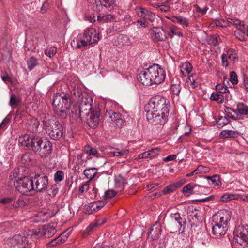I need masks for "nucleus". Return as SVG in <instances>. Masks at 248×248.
Instances as JSON below:
<instances>
[{
	"label": "nucleus",
	"mask_w": 248,
	"mask_h": 248,
	"mask_svg": "<svg viewBox=\"0 0 248 248\" xmlns=\"http://www.w3.org/2000/svg\"><path fill=\"white\" fill-rule=\"evenodd\" d=\"M147 119L161 125L167 121L169 113V104L167 99L160 96L151 98L144 107Z\"/></svg>",
	"instance_id": "obj_1"
},
{
	"label": "nucleus",
	"mask_w": 248,
	"mask_h": 248,
	"mask_svg": "<svg viewBox=\"0 0 248 248\" xmlns=\"http://www.w3.org/2000/svg\"><path fill=\"white\" fill-rule=\"evenodd\" d=\"M166 78L165 71L158 64H154L137 75L138 80L142 84L151 86L159 84L164 81Z\"/></svg>",
	"instance_id": "obj_2"
},
{
	"label": "nucleus",
	"mask_w": 248,
	"mask_h": 248,
	"mask_svg": "<svg viewBox=\"0 0 248 248\" xmlns=\"http://www.w3.org/2000/svg\"><path fill=\"white\" fill-rule=\"evenodd\" d=\"M9 180L10 184H13L16 189L22 194L28 195L34 190L32 178L21 176L18 169L12 171Z\"/></svg>",
	"instance_id": "obj_3"
},
{
	"label": "nucleus",
	"mask_w": 248,
	"mask_h": 248,
	"mask_svg": "<svg viewBox=\"0 0 248 248\" xmlns=\"http://www.w3.org/2000/svg\"><path fill=\"white\" fill-rule=\"evenodd\" d=\"M72 94L75 98H78L79 104V117L81 119H86L88 117L92 110L91 107L93 99L92 97L86 92H82L78 88H74L72 92Z\"/></svg>",
	"instance_id": "obj_4"
},
{
	"label": "nucleus",
	"mask_w": 248,
	"mask_h": 248,
	"mask_svg": "<svg viewBox=\"0 0 248 248\" xmlns=\"http://www.w3.org/2000/svg\"><path fill=\"white\" fill-rule=\"evenodd\" d=\"M99 33L95 29L91 28L84 31L82 35L74 38L71 45L73 49L81 48L94 43L99 40Z\"/></svg>",
	"instance_id": "obj_5"
},
{
	"label": "nucleus",
	"mask_w": 248,
	"mask_h": 248,
	"mask_svg": "<svg viewBox=\"0 0 248 248\" xmlns=\"http://www.w3.org/2000/svg\"><path fill=\"white\" fill-rule=\"evenodd\" d=\"M69 95L64 93H58L53 96L52 105L56 114L64 118L69 113L70 102Z\"/></svg>",
	"instance_id": "obj_6"
},
{
	"label": "nucleus",
	"mask_w": 248,
	"mask_h": 248,
	"mask_svg": "<svg viewBox=\"0 0 248 248\" xmlns=\"http://www.w3.org/2000/svg\"><path fill=\"white\" fill-rule=\"evenodd\" d=\"M46 133L53 140H59L63 135V127L62 124L55 119H50L43 121Z\"/></svg>",
	"instance_id": "obj_7"
},
{
	"label": "nucleus",
	"mask_w": 248,
	"mask_h": 248,
	"mask_svg": "<svg viewBox=\"0 0 248 248\" xmlns=\"http://www.w3.org/2000/svg\"><path fill=\"white\" fill-rule=\"evenodd\" d=\"M56 232V230L53 224H49L47 226H44L38 230H33L32 231H29L28 235H31L32 238H38L41 236L46 238H49L53 236Z\"/></svg>",
	"instance_id": "obj_8"
},
{
	"label": "nucleus",
	"mask_w": 248,
	"mask_h": 248,
	"mask_svg": "<svg viewBox=\"0 0 248 248\" xmlns=\"http://www.w3.org/2000/svg\"><path fill=\"white\" fill-rule=\"evenodd\" d=\"M234 240L235 242L242 246L248 245V226L239 225L233 232Z\"/></svg>",
	"instance_id": "obj_9"
},
{
	"label": "nucleus",
	"mask_w": 248,
	"mask_h": 248,
	"mask_svg": "<svg viewBox=\"0 0 248 248\" xmlns=\"http://www.w3.org/2000/svg\"><path fill=\"white\" fill-rule=\"evenodd\" d=\"M231 218L230 211L226 210H220L212 217L213 222L218 225H224L227 227Z\"/></svg>",
	"instance_id": "obj_10"
},
{
	"label": "nucleus",
	"mask_w": 248,
	"mask_h": 248,
	"mask_svg": "<svg viewBox=\"0 0 248 248\" xmlns=\"http://www.w3.org/2000/svg\"><path fill=\"white\" fill-rule=\"evenodd\" d=\"M34 190L37 192H43L46 189L48 186V181L46 176L35 175L32 177Z\"/></svg>",
	"instance_id": "obj_11"
},
{
	"label": "nucleus",
	"mask_w": 248,
	"mask_h": 248,
	"mask_svg": "<svg viewBox=\"0 0 248 248\" xmlns=\"http://www.w3.org/2000/svg\"><path fill=\"white\" fill-rule=\"evenodd\" d=\"M115 5V0H96L93 8L96 12H101L106 9L111 10Z\"/></svg>",
	"instance_id": "obj_12"
},
{
	"label": "nucleus",
	"mask_w": 248,
	"mask_h": 248,
	"mask_svg": "<svg viewBox=\"0 0 248 248\" xmlns=\"http://www.w3.org/2000/svg\"><path fill=\"white\" fill-rule=\"evenodd\" d=\"M187 214L188 219L191 223V225L197 226V224L202 221V213L193 206L189 207L187 209Z\"/></svg>",
	"instance_id": "obj_13"
},
{
	"label": "nucleus",
	"mask_w": 248,
	"mask_h": 248,
	"mask_svg": "<svg viewBox=\"0 0 248 248\" xmlns=\"http://www.w3.org/2000/svg\"><path fill=\"white\" fill-rule=\"evenodd\" d=\"M43 158L47 156L52 152V143L46 140H43L38 151L35 152Z\"/></svg>",
	"instance_id": "obj_14"
},
{
	"label": "nucleus",
	"mask_w": 248,
	"mask_h": 248,
	"mask_svg": "<svg viewBox=\"0 0 248 248\" xmlns=\"http://www.w3.org/2000/svg\"><path fill=\"white\" fill-rule=\"evenodd\" d=\"M28 238L25 236H22L20 234H16L9 241V244L11 247L17 246L20 248H25L26 245H28Z\"/></svg>",
	"instance_id": "obj_15"
},
{
	"label": "nucleus",
	"mask_w": 248,
	"mask_h": 248,
	"mask_svg": "<svg viewBox=\"0 0 248 248\" xmlns=\"http://www.w3.org/2000/svg\"><path fill=\"white\" fill-rule=\"evenodd\" d=\"M161 232V229L160 224H156L154 225L150 229V231L148 232V237L150 240H154L157 239Z\"/></svg>",
	"instance_id": "obj_16"
},
{
	"label": "nucleus",
	"mask_w": 248,
	"mask_h": 248,
	"mask_svg": "<svg viewBox=\"0 0 248 248\" xmlns=\"http://www.w3.org/2000/svg\"><path fill=\"white\" fill-rule=\"evenodd\" d=\"M89 118L85 119L88 123L89 126L93 128H95L99 122V113L98 111L91 112Z\"/></svg>",
	"instance_id": "obj_17"
},
{
	"label": "nucleus",
	"mask_w": 248,
	"mask_h": 248,
	"mask_svg": "<svg viewBox=\"0 0 248 248\" xmlns=\"http://www.w3.org/2000/svg\"><path fill=\"white\" fill-rule=\"evenodd\" d=\"M39 126V122L35 118H31L27 120L25 128L31 132H36Z\"/></svg>",
	"instance_id": "obj_18"
},
{
	"label": "nucleus",
	"mask_w": 248,
	"mask_h": 248,
	"mask_svg": "<svg viewBox=\"0 0 248 248\" xmlns=\"http://www.w3.org/2000/svg\"><path fill=\"white\" fill-rule=\"evenodd\" d=\"M227 227L224 225H218V224L214 223L212 226V234L215 237L224 235L226 233Z\"/></svg>",
	"instance_id": "obj_19"
},
{
	"label": "nucleus",
	"mask_w": 248,
	"mask_h": 248,
	"mask_svg": "<svg viewBox=\"0 0 248 248\" xmlns=\"http://www.w3.org/2000/svg\"><path fill=\"white\" fill-rule=\"evenodd\" d=\"M69 235V232H65L58 236L57 238L52 239L47 244V245L49 247H53L57 246V245L62 244L65 242Z\"/></svg>",
	"instance_id": "obj_20"
},
{
	"label": "nucleus",
	"mask_w": 248,
	"mask_h": 248,
	"mask_svg": "<svg viewBox=\"0 0 248 248\" xmlns=\"http://www.w3.org/2000/svg\"><path fill=\"white\" fill-rule=\"evenodd\" d=\"M33 137V136H30L28 134H24L19 136L18 139L19 144L21 146L31 148Z\"/></svg>",
	"instance_id": "obj_21"
},
{
	"label": "nucleus",
	"mask_w": 248,
	"mask_h": 248,
	"mask_svg": "<svg viewBox=\"0 0 248 248\" xmlns=\"http://www.w3.org/2000/svg\"><path fill=\"white\" fill-rule=\"evenodd\" d=\"M170 216L172 219H174L179 224V231L181 233L184 232L186 223V219L183 218L178 213L171 214Z\"/></svg>",
	"instance_id": "obj_22"
},
{
	"label": "nucleus",
	"mask_w": 248,
	"mask_h": 248,
	"mask_svg": "<svg viewBox=\"0 0 248 248\" xmlns=\"http://www.w3.org/2000/svg\"><path fill=\"white\" fill-rule=\"evenodd\" d=\"M114 182L115 187L120 189V191L122 190L125 185L127 184V179L124 178L121 174L115 176Z\"/></svg>",
	"instance_id": "obj_23"
},
{
	"label": "nucleus",
	"mask_w": 248,
	"mask_h": 248,
	"mask_svg": "<svg viewBox=\"0 0 248 248\" xmlns=\"http://www.w3.org/2000/svg\"><path fill=\"white\" fill-rule=\"evenodd\" d=\"M105 116L108 121H115L121 120V114L119 112H116L112 110H107L105 113Z\"/></svg>",
	"instance_id": "obj_24"
},
{
	"label": "nucleus",
	"mask_w": 248,
	"mask_h": 248,
	"mask_svg": "<svg viewBox=\"0 0 248 248\" xmlns=\"http://www.w3.org/2000/svg\"><path fill=\"white\" fill-rule=\"evenodd\" d=\"M236 114L240 115H248V106L243 103H238L236 105Z\"/></svg>",
	"instance_id": "obj_25"
},
{
	"label": "nucleus",
	"mask_w": 248,
	"mask_h": 248,
	"mask_svg": "<svg viewBox=\"0 0 248 248\" xmlns=\"http://www.w3.org/2000/svg\"><path fill=\"white\" fill-rule=\"evenodd\" d=\"M195 75H192L188 77L186 82V86L188 88L189 90L193 89L199 85V82L197 81L196 79L194 78Z\"/></svg>",
	"instance_id": "obj_26"
},
{
	"label": "nucleus",
	"mask_w": 248,
	"mask_h": 248,
	"mask_svg": "<svg viewBox=\"0 0 248 248\" xmlns=\"http://www.w3.org/2000/svg\"><path fill=\"white\" fill-rule=\"evenodd\" d=\"M171 20L174 23H177L181 25L184 27H188L189 26L188 19L180 16H173Z\"/></svg>",
	"instance_id": "obj_27"
},
{
	"label": "nucleus",
	"mask_w": 248,
	"mask_h": 248,
	"mask_svg": "<svg viewBox=\"0 0 248 248\" xmlns=\"http://www.w3.org/2000/svg\"><path fill=\"white\" fill-rule=\"evenodd\" d=\"M115 18V16L112 14H99L97 17V21L101 23L111 22L112 21L114 20Z\"/></svg>",
	"instance_id": "obj_28"
},
{
	"label": "nucleus",
	"mask_w": 248,
	"mask_h": 248,
	"mask_svg": "<svg viewBox=\"0 0 248 248\" xmlns=\"http://www.w3.org/2000/svg\"><path fill=\"white\" fill-rule=\"evenodd\" d=\"M205 178L208 180L209 185H213L215 186L221 185L220 176L217 174L214 175L212 176H206Z\"/></svg>",
	"instance_id": "obj_29"
},
{
	"label": "nucleus",
	"mask_w": 248,
	"mask_h": 248,
	"mask_svg": "<svg viewBox=\"0 0 248 248\" xmlns=\"http://www.w3.org/2000/svg\"><path fill=\"white\" fill-rule=\"evenodd\" d=\"M182 186V183L180 182H177L176 183L170 184L166 186L162 191L164 194H170L174 190H175L178 187H180Z\"/></svg>",
	"instance_id": "obj_30"
},
{
	"label": "nucleus",
	"mask_w": 248,
	"mask_h": 248,
	"mask_svg": "<svg viewBox=\"0 0 248 248\" xmlns=\"http://www.w3.org/2000/svg\"><path fill=\"white\" fill-rule=\"evenodd\" d=\"M180 71L181 73L184 76L188 75L190 72L192 71V66L190 63L186 62H184L180 66Z\"/></svg>",
	"instance_id": "obj_31"
},
{
	"label": "nucleus",
	"mask_w": 248,
	"mask_h": 248,
	"mask_svg": "<svg viewBox=\"0 0 248 248\" xmlns=\"http://www.w3.org/2000/svg\"><path fill=\"white\" fill-rule=\"evenodd\" d=\"M31 149L34 151H38L39 146L43 141L42 139L39 136H33L32 140Z\"/></svg>",
	"instance_id": "obj_32"
},
{
	"label": "nucleus",
	"mask_w": 248,
	"mask_h": 248,
	"mask_svg": "<svg viewBox=\"0 0 248 248\" xmlns=\"http://www.w3.org/2000/svg\"><path fill=\"white\" fill-rule=\"evenodd\" d=\"M239 133L237 131L223 130L220 133V136L223 138H236Z\"/></svg>",
	"instance_id": "obj_33"
},
{
	"label": "nucleus",
	"mask_w": 248,
	"mask_h": 248,
	"mask_svg": "<svg viewBox=\"0 0 248 248\" xmlns=\"http://www.w3.org/2000/svg\"><path fill=\"white\" fill-rule=\"evenodd\" d=\"M195 185L193 183H190L185 186L183 189L182 192L186 196H189L191 194H194L193 189Z\"/></svg>",
	"instance_id": "obj_34"
},
{
	"label": "nucleus",
	"mask_w": 248,
	"mask_h": 248,
	"mask_svg": "<svg viewBox=\"0 0 248 248\" xmlns=\"http://www.w3.org/2000/svg\"><path fill=\"white\" fill-rule=\"evenodd\" d=\"M97 173V169L95 168L86 169L84 171V175L89 179L90 181L94 177Z\"/></svg>",
	"instance_id": "obj_35"
},
{
	"label": "nucleus",
	"mask_w": 248,
	"mask_h": 248,
	"mask_svg": "<svg viewBox=\"0 0 248 248\" xmlns=\"http://www.w3.org/2000/svg\"><path fill=\"white\" fill-rule=\"evenodd\" d=\"M224 80L223 84H217L216 86V91L221 93H225L229 92L227 84L225 83V78H223Z\"/></svg>",
	"instance_id": "obj_36"
},
{
	"label": "nucleus",
	"mask_w": 248,
	"mask_h": 248,
	"mask_svg": "<svg viewBox=\"0 0 248 248\" xmlns=\"http://www.w3.org/2000/svg\"><path fill=\"white\" fill-rule=\"evenodd\" d=\"M20 103L21 100L18 96L13 93L11 95L9 101V105L12 108L16 107L17 105H19Z\"/></svg>",
	"instance_id": "obj_37"
},
{
	"label": "nucleus",
	"mask_w": 248,
	"mask_h": 248,
	"mask_svg": "<svg viewBox=\"0 0 248 248\" xmlns=\"http://www.w3.org/2000/svg\"><path fill=\"white\" fill-rule=\"evenodd\" d=\"M28 68L30 70H32L38 64L37 59L34 57H31L27 61Z\"/></svg>",
	"instance_id": "obj_38"
},
{
	"label": "nucleus",
	"mask_w": 248,
	"mask_h": 248,
	"mask_svg": "<svg viewBox=\"0 0 248 248\" xmlns=\"http://www.w3.org/2000/svg\"><path fill=\"white\" fill-rule=\"evenodd\" d=\"M210 99L218 103H222L224 102L223 96L217 93H213L210 96Z\"/></svg>",
	"instance_id": "obj_39"
},
{
	"label": "nucleus",
	"mask_w": 248,
	"mask_h": 248,
	"mask_svg": "<svg viewBox=\"0 0 248 248\" xmlns=\"http://www.w3.org/2000/svg\"><path fill=\"white\" fill-rule=\"evenodd\" d=\"M226 22L228 27L231 25H233L237 28L238 26H241V21L237 19L228 18L226 19Z\"/></svg>",
	"instance_id": "obj_40"
},
{
	"label": "nucleus",
	"mask_w": 248,
	"mask_h": 248,
	"mask_svg": "<svg viewBox=\"0 0 248 248\" xmlns=\"http://www.w3.org/2000/svg\"><path fill=\"white\" fill-rule=\"evenodd\" d=\"M181 90L180 84H172L170 87V90L174 95H178Z\"/></svg>",
	"instance_id": "obj_41"
},
{
	"label": "nucleus",
	"mask_w": 248,
	"mask_h": 248,
	"mask_svg": "<svg viewBox=\"0 0 248 248\" xmlns=\"http://www.w3.org/2000/svg\"><path fill=\"white\" fill-rule=\"evenodd\" d=\"M170 1V0H166L164 1H162V2L160 3L158 9L162 12H168L170 11V7L168 4Z\"/></svg>",
	"instance_id": "obj_42"
},
{
	"label": "nucleus",
	"mask_w": 248,
	"mask_h": 248,
	"mask_svg": "<svg viewBox=\"0 0 248 248\" xmlns=\"http://www.w3.org/2000/svg\"><path fill=\"white\" fill-rule=\"evenodd\" d=\"M229 122V120L226 117L220 116L217 121V127L221 128L227 124Z\"/></svg>",
	"instance_id": "obj_43"
},
{
	"label": "nucleus",
	"mask_w": 248,
	"mask_h": 248,
	"mask_svg": "<svg viewBox=\"0 0 248 248\" xmlns=\"http://www.w3.org/2000/svg\"><path fill=\"white\" fill-rule=\"evenodd\" d=\"M47 191L49 195L53 197L55 196L58 192V186L56 184L53 185L51 186L50 187H48Z\"/></svg>",
	"instance_id": "obj_44"
},
{
	"label": "nucleus",
	"mask_w": 248,
	"mask_h": 248,
	"mask_svg": "<svg viewBox=\"0 0 248 248\" xmlns=\"http://www.w3.org/2000/svg\"><path fill=\"white\" fill-rule=\"evenodd\" d=\"M128 149H123L121 151H115L111 152L114 156L121 157L127 155L129 153Z\"/></svg>",
	"instance_id": "obj_45"
},
{
	"label": "nucleus",
	"mask_w": 248,
	"mask_h": 248,
	"mask_svg": "<svg viewBox=\"0 0 248 248\" xmlns=\"http://www.w3.org/2000/svg\"><path fill=\"white\" fill-rule=\"evenodd\" d=\"M104 223V222L100 223L99 221H97L96 222L93 223V224H91L86 229V232L89 234L92 231H93L94 229L97 228L99 226H101L102 224H103Z\"/></svg>",
	"instance_id": "obj_46"
},
{
	"label": "nucleus",
	"mask_w": 248,
	"mask_h": 248,
	"mask_svg": "<svg viewBox=\"0 0 248 248\" xmlns=\"http://www.w3.org/2000/svg\"><path fill=\"white\" fill-rule=\"evenodd\" d=\"M228 57L229 59L233 62L238 60L237 55L235 53V50L233 49H230L227 52Z\"/></svg>",
	"instance_id": "obj_47"
},
{
	"label": "nucleus",
	"mask_w": 248,
	"mask_h": 248,
	"mask_svg": "<svg viewBox=\"0 0 248 248\" xmlns=\"http://www.w3.org/2000/svg\"><path fill=\"white\" fill-rule=\"evenodd\" d=\"M207 42L209 45L216 46L218 43V37L216 35L209 36L207 39Z\"/></svg>",
	"instance_id": "obj_48"
},
{
	"label": "nucleus",
	"mask_w": 248,
	"mask_h": 248,
	"mask_svg": "<svg viewBox=\"0 0 248 248\" xmlns=\"http://www.w3.org/2000/svg\"><path fill=\"white\" fill-rule=\"evenodd\" d=\"M57 52V48L55 47H50L45 50V54L49 58L53 57Z\"/></svg>",
	"instance_id": "obj_49"
},
{
	"label": "nucleus",
	"mask_w": 248,
	"mask_h": 248,
	"mask_svg": "<svg viewBox=\"0 0 248 248\" xmlns=\"http://www.w3.org/2000/svg\"><path fill=\"white\" fill-rule=\"evenodd\" d=\"M64 178V173L62 170H58L54 174V180L56 182L62 181Z\"/></svg>",
	"instance_id": "obj_50"
},
{
	"label": "nucleus",
	"mask_w": 248,
	"mask_h": 248,
	"mask_svg": "<svg viewBox=\"0 0 248 248\" xmlns=\"http://www.w3.org/2000/svg\"><path fill=\"white\" fill-rule=\"evenodd\" d=\"M229 79V81H230L231 82L233 85L238 83V77L236 72H235L234 71H232L230 72V78Z\"/></svg>",
	"instance_id": "obj_51"
},
{
	"label": "nucleus",
	"mask_w": 248,
	"mask_h": 248,
	"mask_svg": "<svg viewBox=\"0 0 248 248\" xmlns=\"http://www.w3.org/2000/svg\"><path fill=\"white\" fill-rule=\"evenodd\" d=\"M224 111L226 113H227L228 114V116L230 118H231L232 119L234 120H237L238 119V118L237 117H235L233 115H232L231 113L230 112V111H231L236 113V110H234L230 107H225V108H224Z\"/></svg>",
	"instance_id": "obj_52"
},
{
	"label": "nucleus",
	"mask_w": 248,
	"mask_h": 248,
	"mask_svg": "<svg viewBox=\"0 0 248 248\" xmlns=\"http://www.w3.org/2000/svg\"><path fill=\"white\" fill-rule=\"evenodd\" d=\"M136 11L139 16L141 17L142 18H144L148 10L142 7H140L137 8Z\"/></svg>",
	"instance_id": "obj_53"
},
{
	"label": "nucleus",
	"mask_w": 248,
	"mask_h": 248,
	"mask_svg": "<svg viewBox=\"0 0 248 248\" xmlns=\"http://www.w3.org/2000/svg\"><path fill=\"white\" fill-rule=\"evenodd\" d=\"M85 152L89 155L98 156V152L95 148L88 146L85 149Z\"/></svg>",
	"instance_id": "obj_54"
},
{
	"label": "nucleus",
	"mask_w": 248,
	"mask_h": 248,
	"mask_svg": "<svg viewBox=\"0 0 248 248\" xmlns=\"http://www.w3.org/2000/svg\"><path fill=\"white\" fill-rule=\"evenodd\" d=\"M153 31L154 32L155 39L156 41H161L164 40V36L161 32L157 31V29H156V31L154 30Z\"/></svg>",
	"instance_id": "obj_55"
},
{
	"label": "nucleus",
	"mask_w": 248,
	"mask_h": 248,
	"mask_svg": "<svg viewBox=\"0 0 248 248\" xmlns=\"http://www.w3.org/2000/svg\"><path fill=\"white\" fill-rule=\"evenodd\" d=\"M155 15L152 12L148 10L146 15L144 17L145 19L150 20L151 22H153L155 19Z\"/></svg>",
	"instance_id": "obj_56"
},
{
	"label": "nucleus",
	"mask_w": 248,
	"mask_h": 248,
	"mask_svg": "<svg viewBox=\"0 0 248 248\" xmlns=\"http://www.w3.org/2000/svg\"><path fill=\"white\" fill-rule=\"evenodd\" d=\"M105 205V203L104 202H95L92 204V207H93L94 210L98 211L101 209Z\"/></svg>",
	"instance_id": "obj_57"
},
{
	"label": "nucleus",
	"mask_w": 248,
	"mask_h": 248,
	"mask_svg": "<svg viewBox=\"0 0 248 248\" xmlns=\"http://www.w3.org/2000/svg\"><path fill=\"white\" fill-rule=\"evenodd\" d=\"M150 157H154L159 154V150L157 148H153L148 151Z\"/></svg>",
	"instance_id": "obj_58"
},
{
	"label": "nucleus",
	"mask_w": 248,
	"mask_h": 248,
	"mask_svg": "<svg viewBox=\"0 0 248 248\" xmlns=\"http://www.w3.org/2000/svg\"><path fill=\"white\" fill-rule=\"evenodd\" d=\"M116 194V193L113 190H108L105 193L104 198L106 199L114 197Z\"/></svg>",
	"instance_id": "obj_59"
},
{
	"label": "nucleus",
	"mask_w": 248,
	"mask_h": 248,
	"mask_svg": "<svg viewBox=\"0 0 248 248\" xmlns=\"http://www.w3.org/2000/svg\"><path fill=\"white\" fill-rule=\"evenodd\" d=\"M215 24L217 26L221 27H227L228 25H227L226 21L224 20H216L215 21Z\"/></svg>",
	"instance_id": "obj_60"
},
{
	"label": "nucleus",
	"mask_w": 248,
	"mask_h": 248,
	"mask_svg": "<svg viewBox=\"0 0 248 248\" xmlns=\"http://www.w3.org/2000/svg\"><path fill=\"white\" fill-rule=\"evenodd\" d=\"M89 182L90 181L87 182L86 183L81 186L79 189V191L81 192V193H83L84 192L87 191L89 188Z\"/></svg>",
	"instance_id": "obj_61"
},
{
	"label": "nucleus",
	"mask_w": 248,
	"mask_h": 248,
	"mask_svg": "<svg viewBox=\"0 0 248 248\" xmlns=\"http://www.w3.org/2000/svg\"><path fill=\"white\" fill-rule=\"evenodd\" d=\"M242 34V31H241L237 30L235 31L234 33L236 38H238V40L241 41H245L246 36L243 35Z\"/></svg>",
	"instance_id": "obj_62"
},
{
	"label": "nucleus",
	"mask_w": 248,
	"mask_h": 248,
	"mask_svg": "<svg viewBox=\"0 0 248 248\" xmlns=\"http://www.w3.org/2000/svg\"><path fill=\"white\" fill-rule=\"evenodd\" d=\"M237 31H241L243 35L248 36V28L247 26L243 24L242 27L240 26V28L238 29Z\"/></svg>",
	"instance_id": "obj_63"
},
{
	"label": "nucleus",
	"mask_w": 248,
	"mask_h": 248,
	"mask_svg": "<svg viewBox=\"0 0 248 248\" xmlns=\"http://www.w3.org/2000/svg\"><path fill=\"white\" fill-rule=\"evenodd\" d=\"M227 55L225 54H223L221 56V61L222 65L225 67H227L228 65V62L227 61Z\"/></svg>",
	"instance_id": "obj_64"
}]
</instances>
